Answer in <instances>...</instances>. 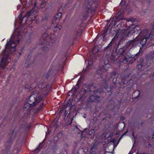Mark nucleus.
Masks as SVG:
<instances>
[{
  "label": "nucleus",
  "instance_id": "obj_21",
  "mask_svg": "<svg viewBox=\"0 0 154 154\" xmlns=\"http://www.w3.org/2000/svg\"><path fill=\"white\" fill-rule=\"evenodd\" d=\"M42 106H41V107H40V108H42Z\"/></svg>",
  "mask_w": 154,
  "mask_h": 154
},
{
  "label": "nucleus",
  "instance_id": "obj_14",
  "mask_svg": "<svg viewBox=\"0 0 154 154\" xmlns=\"http://www.w3.org/2000/svg\"><path fill=\"white\" fill-rule=\"evenodd\" d=\"M56 20H57V18H55V17H54L53 20V23H55Z\"/></svg>",
  "mask_w": 154,
  "mask_h": 154
},
{
  "label": "nucleus",
  "instance_id": "obj_5",
  "mask_svg": "<svg viewBox=\"0 0 154 154\" xmlns=\"http://www.w3.org/2000/svg\"><path fill=\"white\" fill-rule=\"evenodd\" d=\"M48 86H46L45 87H44L42 89V94L44 95L45 96L48 93L49 91V88Z\"/></svg>",
  "mask_w": 154,
  "mask_h": 154
},
{
  "label": "nucleus",
  "instance_id": "obj_1",
  "mask_svg": "<svg viewBox=\"0 0 154 154\" xmlns=\"http://www.w3.org/2000/svg\"><path fill=\"white\" fill-rule=\"evenodd\" d=\"M19 42V40H17L14 42L12 40L11 38L10 41L8 42L6 46L5 49L3 51L2 55L3 58L2 59L0 63V66L3 68H5V66L8 65V63L10 61V59L9 56V53L11 50L12 49L14 51H15L14 48L16 45Z\"/></svg>",
  "mask_w": 154,
  "mask_h": 154
},
{
  "label": "nucleus",
  "instance_id": "obj_10",
  "mask_svg": "<svg viewBox=\"0 0 154 154\" xmlns=\"http://www.w3.org/2000/svg\"><path fill=\"white\" fill-rule=\"evenodd\" d=\"M126 21L127 22H129L131 21L132 22L133 21H134L135 20V19L134 18H127L126 19Z\"/></svg>",
  "mask_w": 154,
  "mask_h": 154
},
{
  "label": "nucleus",
  "instance_id": "obj_4",
  "mask_svg": "<svg viewBox=\"0 0 154 154\" xmlns=\"http://www.w3.org/2000/svg\"><path fill=\"white\" fill-rule=\"evenodd\" d=\"M139 28V27L138 26H134V25H131V27L129 29H127V30L125 31L124 30V32H123V33H124V35H127L128 34H129L131 32V33H134L136 32V30L134 31V30L137 28Z\"/></svg>",
  "mask_w": 154,
  "mask_h": 154
},
{
  "label": "nucleus",
  "instance_id": "obj_11",
  "mask_svg": "<svg viewBox=\"0 0 154 154\" xmlns=\"http://www.w3.org/2000/svg\"><path fill=\"white\" fill-rule=\"evenodd\" d=\"M95 98V96H93V95L91 96L90 97V98L91 100V101L92 102H94V99Z\"/></svg>",
  "mask_w": 154,
  "mask_h": 154
},
{
  "label": "nucleus",
  "instance_id": "obj_17",
  "mask_svg": "<svg viewBox=\"0 0 154 154\" xmlns=\"http://www.w3.org/2000/svg\"><path fill=\"white\" fill-rule=\"evenodd\" d=\"M136 30L137 31H139V29H136Z\"/></svg>",
  "mask_w": 154,
  "mask_h": 154
},
{
  "label": "nucleus",
  "instance_id": "obj_6",
  "mask_svg": "<svg viewBox=\"0 0 154 154\" xmlns=\"http://www.w3.org/2000/svg\"><path fill=\"white\" fill-rule=\"evenodd\" d=\"M20 148L17 147H15L13 150V152L15 154H18L20 151Z\"/></svg>",
  "mask_w": 154,
  "mask_h": 154
},
{
  "label": "nucleus",
  "instance_id": "obj_16",
  "mask_svg": "<svg viewBox=\"0 0 154 154\" xmlns=\"http://www.w3.org/2000/svg\"><path fill=\"white\" fill-rule=\"evenodd\" d=\"M98 73H102L100 71H98Z\"/></svg>",
  "mask_w": 154,
  "mask_h": 154
},
{
  "label": "nucleus",
  "instance_id": "obj_8",
  "mask_svg": "<svg viewBox=\"0 0 154 154\" xmlns=\"http://www.w3.org/2000/svg\"><path fill=\"white\" fill-rule=\"evenodd\" d=\"M62 16V14L60 12L57 14V15L55 17V18H57V20L59 21V19Z\"/></svg>",
  "mask_w": 154,
  "mask_h": 154
},
{
  "label": "nucleus",
  "instance_id": "obj_9",
  "mask_svg": "<svg viewBox=\"0 0 154 154\" xmlns=\"http://www.w3.org/2000/svg\"><path fill=\"white\" fill-rule=\"evenodd\" d=\"M46 4V2H42L40 5V8H44L45 7Z\"/></svg>",
  "mask_w": 154,
  "mask_h": 154
},
{
  "label": "nucleus",
  "instance_id": "obj_22",
  "mask_svg": "<svg viewBox=\"0 0 154 154\" xmlns=\"http://www.w3.org/2000/svg\"><path fill=\"white\" fill-rule=\"evenodd\" d=\"M67 114L65 115V116Z\"/></svg>",
  "mask_w": 154,
  "mask_h": 154
},
{
  "label": "nucleus",
  "instance_id": "obj_12",
  "mask_svg": "<svg viewBox=\"0 0 154 154\" xmlns=\"http://www.w3.org/2000/svg\"><path fill=\"white\" fill-rule=\"evenodd\" d=\"M32 10H33L32 9L31 11L30 12H28V13L25 15V17H29L31 15V12L32 11Z\"/></svg>",
  "mask_w": 154,
  "mask_h": 154
},
{
  "label": "nucleus",
  "instance_id": "obj_13",
  "mask_svg": "<svg viewBox=\"0 0 154 154\" xmlns=\"http://www.w3.org/2000/svg\"><path fill=\"white\" fill-rule=\"evenodd\" d=\"M142 67V65L141 64H139L137 66V67L138 69H139L140 70H141L143 69H140Z\"/></svg>",
  "mask_w": 154,
  "mask_h": 154
},
{
  "label": "nucleus",
  "instance_id": "obj_7",
  "mask_svg": "<svg viewBox=\"0 0 154 154\" xmlns=\"http://www.w3.org/2000/svg\"><path fill=\"white\" fill-rule=\"evenodd\" d=\"M61 27L62 26H61L57 24L54 27V31L56 32L58 30H59L61 28Z\"/></svg>",
  "mask_w": 154,
  "mask_h": 154
},
{
  "label": "nucleus",
  "instance_id": "obj_20",
  "mask_svg": "<svg viewBox=\"0 0 154 154\" xmlns=\"http://www.w3.org/2000/svg\"><path fill=\"white\" fill-rule=\"evenodd\" d=\"M40 87V85H39V88Z\"/></svg>",
  "mask_w": 154,
  "mask_h": 154
},
{
  "label": "nucleus",
  "instance_id": "obj_2",
  "mask_svg": "<svg viewBox=\"0 0 154 154\" xmlns=\"http://www.w3.org/2000/svg\"><path fill=\"white\" fill-rule=\"evenodd\" d=\"M38 90H36L34 91L32 94L29 97L27 101V103L25 105V108L28 106L33 107L38 105L43 100V98L42 95L39 93Z\"/></svg>",
  "mask_w": 154,
  "mask_h": 154
},
{
  "label": "nucleus",
  "instance_id": "obj_15",
  "mask_svg": "<svg viewBox=\"0 0 154 154\" xmlns=\"http://www.w3.org/2000/svg\"><path fill=\"white\" fill-rule=\"evenodd\" d=\"M95 49V48H93V50H92L93 52H94V50Z\"/></svg>",
  "mask_w": 154,
  "mask_h": 154
},
{
  "label": "nucleus",
  "instance_id": "obj_18",
  "mask_svg": "<svg viewBox=\"0 0 154 154\" xmlns=\"http://www.w3.org/2000/svg\"><path fill=\"white\" fill-rule=\"evenodd\" d=\"M66 111H65V113H66Z\"/></svg>",
  "mask_w": 154,
  "mask_h": 154
},
{
  "label": "nucleus",
  "instance_id": "obj_19",
  "mask_svg": "<svg viewBox=\"0 0 154 154\" xmlns=\"http://www.w3.org/2000/svg\"><path fill=\"white\" fill-rule=\"evenodd\" d=\"M142 154H145L144 153H142Z\"/></svg>",
  "mask_w": 154,
  "mask_h": 154
},
{
  "label": "nucleus",
  "instance_id": "obj_3",
  "mask_svg": "<svg viewBox=\"0 0 154 154\" xmlns=\"http://www.w3.org/2000/svg\"><path fill=\"white\" fill-rule=\"evenodd\" d=\"M143 38L141 41L140 43L143 44L146 43L147 39H148L151 35L150 31L146 30L143 32Z\"/></svg>",
  "mask_w": 154,
  "mask_h": 154
}]
</instances>
